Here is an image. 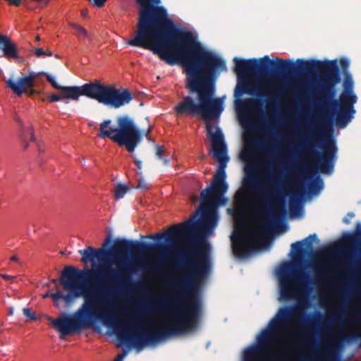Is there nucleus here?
Wrapping results in <instances>:
<instances>
[{
  "instance_id": "f257e3e1",
  "label": "nucleus",
  "mask_w": 361,
  "mask_h": 361,
  "mask_svg": "<svg viewBox=\"0 0 361 361\" xmlns=\"http://www.w3.org/2000/svg\"><path fill=\"white\" fill-rule=\"evenodd\" d=\"M174 267L187 274L171 283L173 287L179 288L167 302L174 312L161 328L147 327L132 334L117 321L113 300L132 283V275L137 271L134 264H120L116 269L107 268L104 264L96 269L65 267L61 274L63 289L80 293L79 298L82 296L84 302L72 315L63 314L56 319L49 317L48 320L60 333L61 338L101 320L104 324L121 330L118 334L121 341L127 343L133 341L137 347L190 331L197 326L201 314L199 290L210 271L208 253L200 246L196 250L190 249Z\"/></svg>"
},
{
  "instance_id": "f03ea898",
  "label": "nucleus",
  "mask_w": 361,
  "mask_h": 361,
  "mask_svg": "<svg viewBox=\"0 0 361 361\" xmlns=\"http://www.w3.org/2000/svg\"><path fill=\"white\" fill-rule=\"evenodd\" d=\"M102 8L107 0H87ZM139 16L135 36L127 44L152 51L170 66L181 64L185 73V88L197 97L184 96L175 106L178 116H200L209 121L219 118L224 110L221 98L215 97L216 80L226 70L225 61L207 50L192 32L179 27L160 6L161 0H135Z\"/></svg>"
},
{
  "instance_id": "7ed1b4c3",
  "label": "nucleus",
  "mask_w": 361,
  "mask_h": 361,
  "mask_svg": "<svg viewBox=\"0 0 361 361\" xmlns=\"http://www.w3.org/2000/svg\"><path fill=\"white\" fill-rule=\"evenodd\" d=\"M207 130L212 142L213 155L218 161L219 166L211 184L200 193L201 218L194 220L195 216H193L190 220L172 226L167 232L142 236V238H150L155 241L164 239L167 245L123 239L115 240L114 246L110 250H106L104 248L94 249L89 246L86 249L79 250L82 263L87 264L89 261L94 263L95 259L103 261L106 257L113 252L118 257L119 262L118 266L120 264H133L123 262L122 255L128 252L130 254L143 253L158 249L161 252V258L151 269L161 270L164 261L171 252L172 246L176 244L180 238L190 236L198 242L212 232L218 220L216 208L218 205L224 204L226 201L224 195L227 192L228 185L226 182L225 167L228 157L226 145L224 142V136L221 129L217 128L216 132L213 133L212 125L207 123ZM92 267H94V264H92Z\"/></svg>"
},
{
  "instance_id": "20e7f679",
  "label": "nucleus",
  "mask_w": 361,
  "mask_h": 361,
  "mask_svg": "<svg viewBox=\"0 0 361 361\" xmlns=\"http://www.w3.org/2000/svg\"><path fill=\"white\" fill-rule=\"evenodd\" d=\"M278 278L279 300H297L298 305L279 307L267 328L257 335V343L244 350L242 361H286L285 350H271L281 334L288 330L297 318L300 319V330L288 331L289 341L296 342L301 346H313L312 327L318 324L320 312L306 314L304 311L300 310L303 307L302 300L312 290V280L310 276L304 270L298 269L295 264L285 262L279 269ZM300 361L313 360L310 357H302Z\"/></svg>"
},
{
  "instance_id": "39448f33",
  "label": "nucleus",
  "mask_w": 361,
  "mask_h": 361,
  "mask_svg": "<svg viewBox=\"0 0 361 361\" xmlns=\"http://www.w3.org/2000/svg\"><path fill=\"white\" fill-rule=\"evenodd\" d=\"M247 183L255 191L264 188L260 194V200L267 215L259 218L257 226L247 233L236 232L231 237L233 252L238 258H245L256 251L259 245L272 234L278 222V214L283 207V201L278 198L279 191L274 173L260 179L252 177Z\"/></svg>"
},
{
  "instance_id": "423d86ee",
  "label": "nucleus",
  "mask_w": 361,
  "mask_h": 361,
  "mask_svg": "<svg viewBox=\"0 0 361 361\" xmlns=\"http://www.w3.org/2000/svg\"><path fill=\"white\" fill-rule=\"evenodd\" d=\"M296 63L299 64L298 70L300 73L319 75V92L321 97L317 101V106L322 112H331L337 126L345 127L353 118L355 110L354 107L339 104L338 100L334 99L336 94L335 86L341 80L337 60L322 61L311 59L305 61L298 59Z\"/></svg>"
},
{
  "instance_id": "0eeeda50",
  "label": "nucleus",
  "mask_w": 361,
  "mask_h": 361,
  "mask_svg": "<svg viewBox=\"0 0 361 361\" xmlns=\"http://www.w3.org/2000/svg\"><path fill=\"white\" fill-rule=\"evenodd\" d=\"M111 120L104 121L99 127L100 132L97 135L99 138L108 137L118 144L119 147H125L128 152L135 151L137 145L141 142L145 136L149 140H151L150 133L152 126H149L147 130H142L136 126L133 119L128 116L118 117L117 127L111 126Z\"/></svg>"
},
{
  "instance_id": "6e6552de",
  "label": "nucleus",
  "mask_w": 361,
  "mask_h": 361,
  "mask_svg": "<svg viewBox=\"0 0 361 361\" xmlns=\"http://www.w3.org/2000/svg\"><path fill=\"white\" fill-rule=\"evenodd\" d=\"M66 92L71 99L78 100L80 96H85L114 109L129 104L133 99L128 89H118L112 85H106L98 80L81 86H73Z\"/></svg>"
},
{
  "instance_id": "1a4fd4ad",
  "label": "nucleus",
  "mask_w": 361,
  "mask_h": 361,
  "mask_svg": "<svg viewBox=\"0 0 361 361\" xmlns=\"http://www.w3.org/2000/svg\"><path fill=\"white\" fill-rule=\"evenodd\" d=\"M331 120V117H324L322 123H318L317 128L310 129L309 133L302 137L298 147L315 157L317 168L322 173L330 174L333 172L336 160L337 147L335 142L331 140H324L323 152L317 151V147H322L319 142L323 140L325 135L324 125L327 120Z\"/></svg>"
},
{
  "instance_id": "9d476101",
  "label": "nucleus",
  "mask_w": 361,
  "mask_h": 361,
  "mask_svg": "<svg viewBox=\"0 0 361 361\" xmlns=\"http://www.w3.org/2000/svg\"><path fill=\"white\" fill-rule=\"evenodd\" d=\"M276 63H274L269 57L264 56L259 59L253 58L250 59H241L238 57L233 59L234 71L238 74L255 73L260 76H264L271 71L277 75H288L298 72V66L290 59H281L276 58Z\"/></svg>"
},
{
  "instance_id": "9b49d317",
  "label": "nucleus",
  "mask_w": 361,
  "mask_h": 361,
  "mask_svg": "<svg viewBox=\"0 0 361 361\" xmlns=\"http://www.w3.org/2000/svg\"><path fill=\"white\" fill-rule=\"evenodd\" d=\"M257 88L256 86L252 85L251 83L248 82H245L244 83H242L240 85H238L235 87V92H234V96L237 98L235 100V104L237 105H242L245 109L256 111L257 110V106L255 105V102L252 99H246V100H241L239 98L242 97L245 93H247L250 94H255L260 97H266V102L267 104H270L273 99L272 97L274 96V94L272 92H268L265 94H261L256 91Z\"/></svg>"
},
{
  "instance_id": "f8f14e48",
  "label": "nucleus",
  "mask_w": 361,
  "mask_h": 361,
  "mask_svg": "<svg viewBox=\"0 0 361 361\" xmlns=\"http://www.w3.org/2000/svg\"><path fill=\"white\" fill-rule=\"evenodd\" d=\"M38 77V73H30L25 77L19 78L17 81L12 79L8 80L6 83L14 93L18 96H21L25 92L26 88L33 87L35 80Z\"/></svg>"
},
{
  "instance_id": "ddd939ff",
  "label": "nucleus",
  "mask_w": 361,
  "mask_h": 361,
  "mask_svg": "<svg viewBox=\"0 0 361 361\" xmlns=\"http://www.w3.org/2000/svg\"><path fill=\"white\" fill-rule=\"evenodd\" d=\"M68 293L64 294L60 289H57L55 293L47 291L42 295L43 298H51L54 305L59 306V302L62 300L68 305L72 304L74 300L79 298L80 293L77 291L67 290Z\"/></svg>"
},
{
  "instance_id": "4468645a",
  "label": "nucleus",
  "mask_w": 361,
  "mask_h": 361,
  "mask_svg": "<svg viewBox=\"0 0 361 361\" xmlns=\"http://www.w3.org/2000/svg\"><path fill=\"white\" fill-rule=\"evenodd\" d=\"M317 239V234L313 233L301 241H297L291 245V251L296 257H303L307 252V249H312V241Z\"/></svg>"
},
{
  "instance_id": "2eb2a0df",
  "label": "nucleus",
  "mask_w": 361,
  "mask_h": 361,
  "mask_svg": "<svg viewBox=\"0 0 361 361\" xmlns=\"http://www.w3.org/2000/svg\"><path fill=\"white\" fill-rule=\"evenodd\" d=\"M0 49L8 59L18 57L17 45L6 35H0Z\"/></svg>"
},
{
  "instance_id": "dca6fc26",
  "label": "nucleus",
  "mask_w": 361,
  "mask_h": 361,
  "mask_svg": "<svg viewBox=\"0 0 361 361\" xmlns=\"http://www.w3.org/2000/svg\"><path fill=\"white\" fill-rule=\"evenodd\" d=\"M357 97L354 93V92H350L347 90H343L340 98H339V104L348 106V107H354V104L357 102Z\"/></svg>"
},
{
  "instance_id": "f3484780",
  "label": "nucleus",
  "mask_w": 361,
  "mask_h": 361,
  "mask_svg": "<svg viewBox=\"0 0 361 361\" xmlns=\"http://www.w3.org/2000/svg\"><path fill=\"white\" fill-rule=\"evenodd\" d=\"M323 188V181L317 176L313 181L308 184L309 192L312 195H316L320 192Z\"/></svg>"
},
{
  "instance_id": "a211bd4d",
  "label": "nucleus",
  "mask_w": 361,
  "mask_h": 361,
  "mask_svg": "<svg viewBox=\"0 0 361 361\" xmlns=\"http://www.w3.org/2000/svg\"><path fill=\"white\" fill-rule=\"evenodd\" d=\"M254 145L263 152L266 155H270L274 149V147L272 145H267L264 142V141L262 139H257L254 141Z\"/></svg>"
},
{
  "instance_id": "6ab92c4d",
  "label": "nucleus",
  "mask_w": 361,
  "mask_h": 361,
  "mask_svg": "<svg viewBox=\"0 0 361 361\" xmlns=\"http://www.w3.org/2000/svg\"><path fill=\"white\" fill-rule=\"evenodd\" d=\"M305 192V188L302 186L292 192L290 202V207L291 210H293L295 204L298 203V200L304 195Z\"/></svg>"
},
{
  "instance_id": "aec40b11",
  "label": "nucleus",
  "mask_w": 361,
  "mask_h": 361,
  "mask_svg": "<svg viewBox=\"0 0 361 361\" xmlns=\"http://www.w3.org/2000/svg\"><path fill=\"white\" fill-rule=\"evenodd\" d=\"M71 87H73V86L63 87L62 89H58L59 90H61L60 94H51L49 98V101L50 102H55L60 101L61 99H71V97H69L68 93H67V92H66L67 89L71 88Z\"/></svg>"
},
{
  "instance_id": "412c9836",
  "label": "nucleus",
  "mask_w": 361,
  "mask_h": 361,
  "mask_svg": "<svg viewBox=\"0 0 361 361\" xmlns=\"http://www.w3.org/2000/svg\"><path fill=\"white\" fill-rule=\"evenodd\" d=\"M70 25L78 32L77 35L78 37L82 36L83 37H86L88 39L90 42H92V35L89 34L88 32L84 27L73 23H70Z\"/></svg>"
},
{
  "instance_id": "4be33fe9",
  "label": "nucleus",
  "mask_w": 361,
  "mask_h": 361,
  "mask_svg": "<svg viewBox=\"0 0 361 361\" xmlns=\"http://www.w3.org/2000/svg\"><path fill=\"white\" fill-rule=\"evenodd\" d=\"M128 191V188L122 183L117 184L115 188L114 196L116 199L123 198L125 194Z\"/></svg>"
},
{
  "instance_id": "5701e85b",
  "label": "nucleus",
  "mask_w": 361,
  "mask_h": 361,
  "mask_svg": "<svg viewBox=\"0 0 361 361\" xmlns=\"http://www.w3.org/2000/svg\"><path fill=\"white\" fill-rule=\"evenodd\" d=\"M343 90H347L348 92H353V81L350 74L344 75V80H343Z\"/></svg>"
},
{
  "instance_id": "b1692460",
  "label": "nucleus",
  "mask_w": 361,
  "mask_h": 361,
  "mask_svg": "<svg viewBox=\"0 0 361 361\" xmlns=\"http://www.w3.org/2000/svg\"><path fill=\"white\" fill-rule=\"evenodd\" d=\"M44 75L46 76V79L47 80L51 85V86L55 88V89H62L63 87H67L68 86H61L60 85H59L55 78L51 76L50 74L47 73H45V72H40V73H38V75Z\"/></svg>"
},
{
  "instance_id": "393cba45",
  "label": "nucleus",
  "mask_w": 361,
  "mask_h": 361,
  "mask_svg": "<svg viewBox=\"0 0 361 361\" xmlns=\"http://www.w3.org/2000/svg\"><path fill=\"white\" fill-rule=\"evenodd\" d=\"M340 65L343 71V75L350 74L348 71L350 62L347 59H341L340 60Z\"/></svg>"
},
{
  "instance_id": "a878e982",
  "label": "nucleus",
  "mask_w": 361,
  "mask_h": 361,
  "mask_svg": "<svg viewBox=\"0 0 361 361\" xmlns=\"http://www.w3.org/2000/svg\"><path fill=\"white\" fill-rule=\"evenodd\" d=\"M326 355V361H338L336 352L332 350H326L325 351Z\"/></svg>"
},
{
  "instance_id": "bb28decb",
  "label": "nucleus",
  "mask_w": 361,
  "mask_h": 361,
  "mask_svg": "<svg viewBox=\"0 0 361 361\" xmlns=\"http://www.w3.org/2000/svg\"><path fill=\"white\" fill-rule=\"evenodd\" d=\"M23 312L30 321H35L37 319V317L35 312H31L30 309L24 307Z\"/></svg>"
},
{
  "instance_id": "cd10ccee",
  "label": "nucleus",
  "mask_w": 361,
  "mask_h": 361,
  "mask_svg": "<svg viewBox=\"0 0 361 361\" xmlns=\"http://www.w3.org/2000/svg\"><path fill=\"white\" fill-rule=\"evenodd\" d=\"M30 140L35 142L36 145H37V150H38V152L39 154L42 153L44 152V148L42 147V145L37 140L36 137H35L34 134L32 133V132H30Z\"/></svg>"
},
{
  "instance_id": "c85d7f7f",
  "label": "nucleus",
  "mask_w": 361,
  "mask_h": 361,
  "mask_svg": "<svg viewBox=\"0 0 361 361\" xmlns=\"http://www.w3.org/2000/svg\"><path fill=\"white\" fill-rule=\"evenodd\" d=\"M137 188L139 189L145 190V189H147L148 184L145 180H144L143 178H140L138 180V183H137Z\"/></svg>"
},
{
  "instance_id": "c756f323",
  "label": "nucleus",
  "mask_w": 361,
  "mask_h": 361,
  "mask_svg": "<svg viewBox=\"0 0 361 361\" xmlns=\"http://www.w3.org/2000/svg\"><path fill=\"white\" fill-rule=\"evenodd\" d=\"M164 149L162 146L156 145V155L159 159H163Z\"/></svg>"
},
{
  "instance_id": "7c9ffc66",
  "label": "nucleus",
  "mask_w": 361,
  "mask_h": 361,
  "mask_svg": "<svg viewBox=\"0 0 361 361\" xmlns=\"http://www.w3.org/2000/svg\"><path fill=\"white\" fill-rule=\"evenodd\" d=\"M51 283L56 285V287H55L56 290L57 289H60L59 288L60 286H61L63 287V285L61 283V277L59 279H52L51 280Z\"/></svg>"
},
{
  "instance_id": "2f4dec72",
  "label": "nucleus",
  "mask_w": 361,
  "mask_h": 361,
  "mask_svg": "<svg viewBox=\"0 0 361 361\" xmlns=\"http://www.w3.org/2000/svg\"><path fill=\"white\" fill-rule=\"evenodd\" d=\"M35 54L37 56V57H40L42 56H44L45 55V51H44V49L42 48H37L35 51Z\"/></svg>"
},
{
  "instance_id": "473e14b6",
  "label": "nucleus",
  "mask_w": 361,
  "mask_h": 361,
  "mask_svg": "<svg viewBox=\"0 0 361 361\" xmlns=\"http://www.w3.org/2000/svg\"><path fill=\"white\" fill-rule=\"evenodd\" d=\"M0 276L2 277L5 280H11V281H13V279L15 278V276H12L11 275L5 274H0Z\"/></svg>"
},
{
  "instance_id": "72a5a7b5",
  "label": "nucleus",
  "mask_w": 361,
  "mask_h": 361,
  "mask_svg": "<svg viewBox=\"0 0 361 361\" xmlns=\"http://www.w3.org/2000/svg\"><path fill=\"white\" fill-rule=\"evenodd\" d=\"M328 320L330 323H334L338 321L336 314H334L333 316L329 317Z\"/></svg>"
},
{
  "instance_id": "f704fd0d",
  "label": "nucleus",
  "mask_w": 361,
  "mask_h": 361,
  "mask_svg": "<svg viewBox=\"0 0 361 361\" xmlns=\"http://www.w3.org/2000/svg\"><path fill=\"white\" fill-rule=\"evenodd\" d=\"M25 92L29 95V96H31L32 94H34L36 91L32 88V87H29V90H25Z\"/></svg>"
},
{
  "instance_id": "c9c22d12",
  "label": "nucleus",
  "mask_w": 361,
  "mask_h": 361,
  "mask_svg": "<svg viewBox=\"0 0 361 361\" xmlns=\"http://www.w3.org/2000/svg\"><path fill=\"white\" fill-rule=\"evenodd\" d=\"M111 242V236L109 235L108 238L105 240V241L102 244V247H106Z\"/></svg>"
},
{
  "instance_id": "e433bc0d",
  "label": "nucleus",
  "mask_w": 361,
  "mask_h": 361,
  "mask_svg": "<svg viewBox=\"0 0 361 361\" xmlns=\"http://www.w3.org/2000/svg\"><path fill=\"white\" fill-rule=\"evenodd\" d=\"M135 164L137 165L139 169H142V161L137 159L134 160Z\"/></svg>"
},
{
  "instance_id": "4c0bfd02",
  "label": "nucleus",
  "mask_w": 361,
  "mask_h": 361,
  "mask_svg": "<svg viewBox=\"0 0 361 361\" xmlns=\"http://www.w3.org/2000/svg\"><path fill=\"white\" fill-rule=\"evenodd\" d=\"M356 230L358 233L361 234V224L357 223L356 225Z\"/></svg>"
},
{
  "instance_id": "58836bf2",
  "label": "nucleus",
  "mask_w": 361,
  "mask_h": 361,
  "mask_svg": "<svg viewBox=\"0 0 361 361\" xmlns=\"http://www.w3.org/2000/svg\"><path fill=\"white\" fill-rule=\"evenodd\" d=\"M23 128L22 127V133H21V137H22V139L23 140V142H26V136H25V132L23 131Z\"/></svg>"
},
{
  "instance_id": "ea45409f",
  "label": "nucleus",
  "mask_w": 361,
  "mask_h": 361,
  "mask_svg": "<svg viewBox=\"0 0 361 361\" xmlns=\"http://www.w3.org/2000/svg\"><path fill=\"white\" fill-rule=\"evenodd\" d=\"M13 311H14V308L13 307H11L9 309H8V314L10 316H12L13 314Z\"/></svg>"
},
{
  "instance_id": "a19ab883",
  "label": "nucleus",
  "mask_w": 361,
  "mask_h": 361,
  "mask_svg": "<svg viewBox=\"0 0 361 361\" xmlns=\"http://www.w3.org/2000/svg\"><path fill=\"white\" fill-rule=\"evenodd\" d=\"M125 355H126V354H125V353H123V354H120V355H118V357H117L116 360H118L121 361V360L123 358V357H124Z\"/></svg>"
},
{
  "instance_id": "79ce46f5",
  "label": "nucleus",
  "mask_w": 361,
  "mask_h": 361,
  "mask_svg": "<svg viewBox=\"0 0 361 361\" xmlns=\"http://www.w3.org/2000/svg\"><path fill=\"white\" fill-rule=\"evenodd\" d=\"M52 52L50 51V50H47L45 51V55L44 56H52Z\"/></svg>"
},
{
  "instance_id": "37998d69",
  "label": "nucleus",
  "mask_w": 361,
  "mask_h": 361,
  "mask_svg": "<svg viewBox=\"0 0 361 361\" xmlns=\"http://www.w3.org/2000/svg\"><path fill=\"white\" fill-rule=\"evenodd\" d=\"M11 260L13 262H17L18 261V257L16 255H13L11 257Z\"/></svg>"
},
{
  "instance_id": "c03bdc74",
  "label": "nucleus",
  "mask_w": 361,
  "mask_h": 361,
  "mask_svg": "<svg viewBox=\"0 0 361 361\" xmlns=\"http://www.w3.org/2000/svg\"><path fill=\"white\" fill-rule=\"evenodd\" d=\"M15 120H16L17 122H18L19 123H20L21 125H23V122H22L21 119H20L18 116H16L15 117Z\"/></svg>"
},
{
  "instance_id": "a18cd8bd",
  "label": "nucleus",
  "mask_w": 361,
  "mask_h": 361,
  "mask_svg": "<svg viewBox=\"0 0 361 361\" xmlns=\"http://www.w3.org/2000/svg\"><path fill=\"white\" fill-rule=\"evenodd\" d=\"M87 11L86 10H82L81 11V14L83 17H86L87 16Z\"/></svg>"
},
{
  "instance_id": "49530a36",
  "label": "nucleus",
  "mask_w": 361,
  "mask_h": 361,
  "mask_svg": "<svg viewBox=\"0 0 361 361\" xmlns=\"http://www.w3.org/2000/svg\"><path fill=\"white\" fill-rule=\"evenodd\" d=\"M343 222H344V223H345V224H350V220H349V219H347V217H345V218L343 219Z\"/></svg>"
},
{
  "instance_id": "de8ad7c7",
  "label": "nucleus",
  "mask_w": 361,
  "mask_h": 361,
  "mask_svg": "<svg viewBox=\"0 0 361 361\" xmlns=\"http://www.w3.org/2000/svg\"><path fill=\"white\" fill-rule=\"evenodd\" d=\"M320 252L322 255H327L328 254V252L326 250H322L320 251Z\"/></svg>"
},
{
  "instance_id": "09e8293b",
  "label": "nucleus",
  "mask_w": 361,
  "mask_h": 361,
  "mask_svg": "<svg viewBox=\"0 0 361 361\" xmlns=\"http://www.w3.org/2000/svg\"><path fill=\"white\" fill-rule=\"evenodd\" d=\"M164 164L165 165H166V166H167V165H169V159H164Z\"/></svg>"
},
{
  "instance_id": "8fccbe9b",
  "label": "nucleus",
  "mask_w": 361,
  "mask_h": 361,
  "mask_svg": "<svg viewBox=\"0 0 361 361\" xmlns=\"http://www.w3.org/2000/svg\"><path fill=\"white\" fill-rule=\"evenodd\" d=\"M302 174H304V175H305V176H307V175H309V174H310L309 171H307V170H304V171L302 172Z\"/></svg>"
},
{
  "instance_id": "3c124183",
  "label": "nucleus",
  "mask_w": 361,
  "mask_h": 361,
  "mask_svg": "<svg viewBox=\"0 0 361 361\" xmlns=\"http://www.w3.org/2000/svg\"><path fill=\"white\" fill-rule=\"evenodd\" d=\"M164 304H165V303H164V302L160 301V302L158 303V306L161 307L164 306Z\"/></svg>"
},
{
  "instance_id": "603ef678",
  "label": "nucleus",
  "mask_w": 361,
  "mask_h": 361,
  "mask_svg": "<svg viewBox=\"0 0 361 361\" xmlns=\"http://www.w3.org/2000/svg\"><path fill=\"white\" fill-rule=\"evenodd\" d=\"M348 216H350V218H353L354 216V214L353 212H349L348 213Z\"/></svg>"
},
{
  "instance_id": "864d4df0",
  "label": "nucleus",
  "mask_w": 361,
  "mask_h": 361,
  "mask_svg": "<svg viewBox=\"0 0 361 361\" xmlns=\"http://www.w3.org/2000/svg\"><path fill=\"white\" fill-rule=\"evenodd\" d=\"M35 39H36V41H39L40 40V37H39V35H37Z\"/></svg>"
},
{
  "instance_id": "5fc2aeb1",
  "label": "nucleus",
  "mask_w": 361,
  "mask_h": 361,
  "mask_svg": "<svg viewBox=\"0 0 361 361\" xmlns=\"http://www.w3.org/2000/svg\"><path fill=\"white\" fill-rule=\"evenodd\" d=\"M142 311H145V312H147V311H149V309H147V308H143V309H142Z\"/></svg>"
},
{
  "instance_id": "6e6d98bb",
  "label": "nucleus",
  "mask_w": 361,
  "mask_h": 361,
  "mask_svg": "<svg viewBox=\"0 0 361 361\" xmlns=\"http://www.w3.org/2000/svg\"><path fill=\"white\" fill-rule=\"evenodd\" d=\"M27 147H28V144H27V143H25V147H24V148H25V149H26V148H27Z\"/></svg>"
},
{
  "instance_id": "4d7b16f0",
  "label": "nucleus",
  "mask_w": 361,
  "mask_h": 361,
  "mask_svg": "<svg viewBox=\"0 0 361 361\" xmlns=\"http://www.w3.org/2000/svg\"><path fill=\"white\" fill-rule=\"evenodd\" d=\"M356 336H357V337H359L360 338H361V334H356Z\"/></svg>"
},
{
  "instance_id": "13d9d810",
  "label": "nucleus",
  "mask_w": 361,
  "mask_h": 361,
  "mask_svg": "<svg viewBox=\"0 0 361 361\" xmlns=\"http://www.w3.org/2000/svg\"><path fill=\"white\" fill-rule=\"evenodd\" d=\"M80 39L81 40V42H82V43H85V40H84V39L80 38Z\"/></svg>"
},
{
  "instance_id": "bf43d9fd",
  "label": "nucleus",
  "mask_w": 361,
  "mask_h": 361,
  "mask_svg": "<svg viewBox=\"0 0 361 361\" xmlns=\"http://www.w3.org/2000/svg\"><path fill=\"white\" fill-rule=\"evenodd\" d=\"M197 197H192V200H196Z\"/></svg>"
},
{
  "instance_id": "052dcab7",
  "label": "nucleus",
  "mask_w": 361,
  "mask_h": 361,
  "mask_svg": "<svg viewBox=\"0 0 361 361\" xmlns=\"http://www.w3.org/2000/svg\"><path fill=\"white\" fill-rule=\"evenodd\" d=\"M4 345V343H3V342H1V343H0V345L3 346Z\"/></svg>"
},
{
  "instance_id": "680f3d73",
  "label": "nucleus",
  "mask_w": 361,
  "mask_h": 361,
  "mask_svg": "<svg viewBox=\"0 0 361 361\" xmlns=\"http://www.w3.org/2000/svg\"><path fill=\"white\" fill-rule=\"evenodd\" d=\"M55 57H56V58H59V56L58 54H56V55H55Z\"/></svg>"
}]
</instances>
